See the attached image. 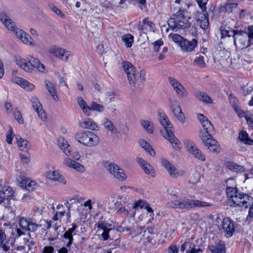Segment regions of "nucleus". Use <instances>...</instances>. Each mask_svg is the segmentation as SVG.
I'll use <instances>...</instances> for the list:
<instances>
[{"label":"nucleus","mask_w":253,"mask_h":253,"mask_svg":"<svg viewBox=\"0 0 253 253\" xmlns=\"http://www.w3.org/2000/svg\"><path fill=\"white\" fill-rule=\"evenodd\" d=\"M168 81L177 96L181 98L186 97L188 96L187 90L178 80L173 77H169Z\"/></svg>","instance_id":"nucleus-9"},{"label":"nucleus","mask_w":253,"mask_h":253,"mask_svg":"<svg viewBox=\"0 0 253 253\" xmlns=\"http://www.w3.org/2000/svg\"><path fill=\"white\" fill-rule=\"evenodd\" d=\"M169 38H170L174 42L179 44L181 46V43L184 38L177 34L172 33L169 35Z\"/></svg>","instance_id":"nucleus-47"},{"label":"nucleus","mask_w":253,"mask_h":253,"mask_svg":"<svg viewBox=\"0 0 253 253\" xmlns=\"http://www.w3.org/2000/svg\"><path fill=\"white\" fill-rule=\"evenodd\" d=\"M138 230H139V233L141 234L142 231L144 230V232L145 233H146L147 232L149 234H152L154 233V228L152 227H149L147 228L146 230H144V227L143 226H139L138 227Z\"/></svg>","instance_id":"nucleus-58"},{"label":"nucleus","mask_w":253,"mask_h":253,"mask_svg":"<svg viewBox=\"0 0 253 253\" xmlns=\"http://www.w3.org/2000/svg\"><path fill=\"white\" fill-rule=\"evenodd\" d=\"M198 42L196 39L188 40L184 39L181 43V49L185 52H191L194 51L197 46Z\"/></svg>","instance_id":"nucleus-21"},{"label":"nucleus","mask_w":253,"mask_h":253,"mask_svg":"<svg viewBox=\"0 0 253 253\" xmlns=\"http://www.w3.org/2000/svg\"><path fill=\"white\" fill-rule=\"evenodd\" d=\"M58 144L59 147L66 154L69 155L71 152V147L69 144L68 141L63 138H60L58 140Z\"/></svg>","instance_id":"nucleus-31"},{"label":"nucleus","mask_w":253,"mask_h":253,"mask_svg":"<svg viewBox=\"0 0 253 253\" xmlns=\"http://www.w3.org/2000/svg\"><path fill=\"white\" fill-rule=\"evenodd\" d=\"M222 228L226 237H231L235 231L234 222L229 217L224 218L222 222Z\"/></svg>","instance_id":"nucleus-19"},{"label":"nucleus","mask_w":253,"mask_h":253,"mask_svg":"<svg viewBox=\"0 0 253 253\" xmlns=\"http://www.w3.org/2000/svg\"><path fill=\"white\" fill-rule=\"evenodd\" d=\"M168 204L172 208L188 210L191 209V199L184 198L171 201Z\"/></svg>","instance_id":"nucleus-15"},{"label":"nucleus","mask_w":253,"mask_h":253,"mask_svg":"<svg viewBox=\"0 0 253 253\" xmlns=\"http://www.w3.org/2000/svg\"><path fill=\"white\" fill-rule=\"evenodd\" d=\"M245 118L248 125L251 127H253V115L251 114H247L245 116Z\"/></svg>","instance_id":"nucleus-59"},{"label":"nucleus","mask_w":253,"mask_h":253,"mask_svg":"<svg viewBox=\"0 0 253 253\" xmlns=\"http://www.w3.org/2000/svg\"><path fill=\"white\" fill-rule=\"evenodd\" d=\"M46 177L55 181H58L62 184H65L66 181L63 176L57 171H49L46 174Z\"/></svg>","instance_id":"nucleus-28"},{"label":"nucleus","mask_w":253,"mask_h":253,"mask_svg":"<svg viewBox=\"0 0 253 253\" xmlns=\"http://www.w3.org/2000/svg\"><path fill=\"white\" fill-rule=\"evenodd\" d=\"M21 68L26 72H31L32 71V65H31V62L30 61L29 62L25 61V63H24V65L21 67Z\"/></svg>","instance_id":"nucleus-57"},{"label":"nucleus","mask_w":253,"mask_h":253,"mask_svg":"<svg viewBox=\"0 0 253 253\" xmlns=\"http://www.w3.org/2000/svg\"><path fill=\"white\" fill-rule=\"evenodd\" d=\"M122 40L127 47H130L133 42V36L130 34H127L122 36Z\"/></svg>","instance_id":"nucleus-44"},{"label":"nucleus","mask_w":253,"mask_h":253,"mask_svg":"<svg viewBox=\"0 0 253 253\" xmlns=\"http://www.w3.org/2000/svg\"><path fill=\"white\" fill-rule=\"evenodd\" d=\"M178 248L175 245H171L168 249L167 253H178Z\"/></svg>","instance_id":"nucleus-64"},{"label":"nucleus","mask_w":253,"mask_h":253,"mask_svg":"<svg viewBox=\"0 0 253 253\" xmlns=\"http://www.w3.org/2000/svg\"><path fill=\"white\" fill-rule=\"evenodd\" d=\"M227 197L233 202L232 206L243 207L247 209L253 202V198L249 195L238 191L233 187H228L226 189Z\"/></svg>","instance_id":"nucleus-2"},{"label":"nucleus","mask_w":253,"mask_h":253,"mask_svg":"<svg viewBox=\"0 0 253 253\" xmlns=\"http://www.w3.org/2000/svg\"><path fill=\"white\" fill-rule=\"evenodd\" d=\"M31 238V235L30 233H28L27 235V237L23 238V242L25 245H27L29 247V249H30L31 247H32L35 244L34 242L32 240L30 241V238Z\"/></svg>","instance_id":"nucleus-53"},{"label":"nucleus","mask_w":253,"mask_h":253,"mask_svg":"<svg viewBox=\"0 0 253 253\" xmlns=\"http://www.w3.org/2000/svg\"><path fill=\"white\" fill-rule=\"evenodd\" d=\"M155 28V24L152 21H150L148 17L144 18L142 22H139L134 25V28L144 31L145 33L148 32H154Z\"/></svg>","instance_id":"nucleus-16"},{"label":"nucleus","mask_w":253,"mask_h":253,"mask_svg":"<svg viewBox=\"0 0 253 253\" xmlns=\"http://www.w3.org/2000/svg\"><path fill=\"white\" fill-rule=\"evenodd\" d=\"M140 125L148 133H152L153 132V124L152 122L146 120H141Z\"/></svg>","instance_id":"nucleus-43"},{"label":"nucleus","mask_w":253,"mask_h":253,"mask_svg":"<svg viewBox=\"0 0 253 253\" xmlns=\"http://www.w3.org/2000/svg\"><path fill=\"white\" fill-rule=\"evenodd\" d=\"M193 64L195 66L200 68L205 67L206 65L204 56L199 53L196 54Z\"/></svg>","instance_id":"nucleus-39"},{"label":"nucleus","mask_w":253,"mask_h":253,"mask_svg":"<svg viewBox=\"0 0 253 253\" xmlns=\"http://www.w3.org/2000/svg\"><path fill=\"white\" fill-rule=\"evenodd\" d=\"M122 64L123 68L127 75L129 84L131 86H134L137 75L135 67L131 63L127 61L123 62Z\"/></svg>","instance_id":"nucleus-7"},{"label":"nucleus","mask_w":253,"mask_h":253,"mask_svg":"<svg viewBox=\"0 0 253 253\" xmlns=\"http://www.w3.org/2000/svg\"><path fill=\"white\" fill-rule=\"evenodd\" d=\"M31 100L34 110L36 111L39 117L42 121H44L46 118V114L38 99L36 97H32Z\"/></svg>","instance_id":"nucleus-22"},{"label":"nucleus","mask_w":253,"mask_h":253,"mask_svg":"<svg viewBox=\"0 0 253 253\" xmlns=\"http://www.w3.org/2000/svg\"><path fill=\"white\" fill-rule=\"evenodd\" d=\"M13 116L19 124H23L24 123V119L22 117V114L17 109H15L13 112Z\"/></svg>","instance_id":"nucleus-51"},{"label":"nucleus","mask_w":253,"mask_h":253,"mask_svg":"<svg viewBox=\"0 0 253 253\" xmlns=\"http://www.w3.org/2000/svg\"><path fill=\"white\" fill-rule=\"evenodd\" d=\"M243 92L245 95H247L251 94L253 91V87L252 86L247 84L243 88Z\"/></svg>","instance_id":"nucleus-60"},{"label":"nucleus","mask_w":253,"mask_h":253,"mask_svg":"<svg viewBox=\"0 0 253 253\" xmlns=\"http://www.w3.org/2000/svg\"><path fill=\"white\" fill-rule=\"evenodd\" d=\"M107 169L109 172L114 176L121 168L115 164L111 163L108 165Z\"/></svg>","instance_id":"nucleus-49"},{"label":"nucleus","mask_w":253,"mask_h":253,"mask_svg":"<svg viewBox=\"0 0 253 253\" xmlns=\"http://www.w3.org/2000/svg\"><path fill=\"white\" fill-rule=\"evenodd\" d=\"M71 168H73L81 172H83L85 171V168L82 165L75 161L74 162Z\"/></svg>","instance_id":"nucleus-54"},{"label":"nucleus","mask_w":253,"mask_h":253,"mask_svg":"<svg viewBox=\"0 0 253 253\" xmlns=\"http://www.w3.org/2000/svg\"><path fill=\"white\" fill-rule=\"evenodd\" d=\"M49 7L51 10H52L54 12H55L57 15L59 16L60 17L63 18L64 17V14L62 13V12L54 5L52 4H50L49 5Z\"/></svg>","instance_id":"nucleus-55"},{"label":"nucleus","mask_w":253,"mask_h":253,"mask_svg":"<svg viewBox=\"0 0 253 253\" xmlns=\"http://www.w3.org/2000/svg\"><path fill=\"white\" fill-rule=\"evenodd\" d=\"M16 139L17 144L21 150H26L28 149L29 143L27 140L24 139L20 136H16Z\"/></svg>","instance_id":"nucleus-42"},{"label":"nucleus","mask_w":253,"mask_h":253,"mask_svg":"<svg viewBox=\"0 0 253 253\" xmlns=\"http://www.w3.org/2000/svg\"><path fill=\"white\" fill-rule=\"evenodd\" d=\"M12 81L28 91H32L35 88V85L33 84L21 77H14L12 79Z\"/></svg>","instance_id":"nucleus-24"},{"label":"nucleus","mask_w":253,"mask_h":253,"mask_svg":"<svg viewBox=\"0 0 253 253\" xmlns=\"http://www.w3.org/2000/svg\"><path fill=\"white\" fill-rule=\"evenodd\" d=\"M226 166L231 170L237 171L242 170V166L232 162H228L226 163Z\"/></svg>","instance_id":"nucleus-46"},{"label":"nucleus","mask_w":253,"mask_h":253,"mask_svg":"<svg viewBox=\"0 0 253 253\" xmlns=\"http://www.w3.org/2000/svg\"><path fill=\"white\" fill-rule=\"evenodd\" d=\"M184 13V11H179L173 15V18L169 20L168 25L173 31L190 27L191 25V23L189 22L190 18L185 16Z\"/></svg>","instance_id":"nucleus-4"},{"label":"nucleus","mask_w":253,"mask_h":253,"mask_svg":"<svg viewBox=\"0 0 253 253\" xmlns=\"http://www.w3.org/2000/svg\"><path fill=\"white\" fill-rule=\"evenodd\" d=\"M195 246L193 244L185 242L180 247V251L182 252L185 251V253H199L202 252L200 248H195Z\"/></svg>","instance_id":"nucleus-25"},{"label":"nucleus","mask_w":253,"mask_h":253,"mask_svg":"<svg viewBox=\"0 0 253 253\" xmlns=\"http://www.w3.org/2000/svg\"><path fill=\"white\" fill-rule=\"evenodd\" d=\"M197 118L200 121L203 128L205 130V132H202L201 134L205 135L207 137H211L214 132V127L211 123L202 114H198Z\"/></svg>","instance_id":"nucleus-13"},{"label":"nucleus","mask_w":253,"mask_h":253,"mask_svg":"<svg viewBox=\"0 0 253 253\" xmlns=\"http://www.w3.org/2000/svg\"><path fill=\"white\" fill-rule=\"evenodd\" d=\"M12 128L10 126L9 127V129L8 131L7 132L6 134V142L8 144H11L12 141Z\"/></svg>","instance_id":"nucleus-62"},{"label":"nucleus","mask_w":253,"mask_h":253,"mask_svg":"<svg viewBox=\"0 0 253 253\" xmlns=\"http://www.w3.org/2000/svg\"><path fill=\"white\" fill-rule=\"evenodd\" d=\"M18 223L23 230L31 232L36 231L39 226L34 219L30 218L21 217Z\"/></svg>","instance_id":"nucleus-12"},{"label":"nucleus","mask_w":253,"mask_h":253,"mask_svg":"<svg viewBox=\"0 0 253 253\" xmlns=\"http://www.w3.org/2000/svg\"><path fill=\"white\" fill-rule=\"evenodd\" d=\"M116 173L113 176L115 178L120 181H124L126 179V175L122 169H119Z\"/></svg>","instance_id":"nucleus-50"},{"label":"nucleus","mask_w":253,"mask_h":253,"mask_svg":"<svg viewBox=\"0 0 253 253\" xmlns=\"http://www.w3.org/2000/svg\"><path fill=\"white\" fill-rule=\"evenodd\" d=\"M79 201V198L78 196H74L72 198L69 199L65 203V205L70 210L71 207V205L73 204H76Z\"/></svg>","instance_id":"nucleus-52"},{"label":"nucleus","mask_w":253,"mask_h":253,"mask_svg":"<svg viewBox=\"0 0 253 253\" xmlns=\"http://www.w3.org/2000/svg\"><path fill=\"white\" fill-rule=\"evenodd\" d=\"M75 138L79 143L88 147L97 146L99 143V137L88 130L76 133Z\"/></svg>","instance_id":"nucleus-5"},{"label":"nucleus","mask_w":253,"mask_h":253,"mask_svg":"<svg viewBox=\"0 0 253 253\" xmlns=\"http://www.w3.org/2000/svg\"><path fill=\"white\" fill-rule=\"evenodd\" d=\"M197 1L199 6L203 11V13L199 11L197 12L195 14V19L197 24L201 29L203 30L207 29L209 26V21L208 14L206 11L207 7L206 5L207 2L205 1Z\"/></svg>","instance_id":"nucleus-6"},{"label":"nucleus","mask_w":253,"mask_h":253,"mask_svg":"<svg viewBox=\"0 0 253 253\" xmlns=\"http://www.w3.org/2000/svg\"><path fill=\"white\" fill-rule=\"evenodd\" d=\"M237 5L238 4L234 2H225L223 5L220 6V10L222 12L231 13Z\"/></svg>","instance_id":"nucleus-37"},{"label":"nucleus","mask_w":253,"mask_h":253,"mask_svg":"<svg viewBox=\"0 0 253 253\" xmlns=\"http://www.w3.org/2000/svg\"><path fill=\"white\" fill-rule=\"evenodd\" d=\"M77 102L82 109L83 112L87 116H89V107L85 101L81 97L77 98Z\"/></svg>","instance_id":"nucleus-38"},{"label":"nucleus","mask_w":253,"mask_h":253,"mask_svg":"<svg viewBox=\"0 0 253 253\" xmlns=\"http://www.w3.org/2000/svg\"><path fill=\"white\" fill-rule=\"evenodd\" d=\"M239 139L246 144H253V140L249 137L248 134L245 131H242L239 133Z\"/></svg>","instance_id":"nucleus-41"},{"label":"nucleus","mask_w":253,"mask_h":253,"mask_svg":"<svg viewBox=\"0 0 253 253\" xmlns=\"http://www.w3.org/2000/svg\"><path fill=\"white\" fill-rule=\"evenodd\" d=\"M159 120L164 129L161 131L162 135L172 145L173 147L176 149L180 144L179 141L175 137L172 130V125L170 123L168 116L164 112L159 114Z\"/></svg>","instance_id":"nucleus-3"},{"label":"nucleus","mask_w":253,"mask_h":253,"mask_svg":"<svg viewBox=\"0 0 253 253\" xmlns=\"http://www.w3.org/2000/svg\"><path fill=\"white\" fill-rule=\"evenodd\" d=\"M102 125L104 126V128L112 133H116L117 132V128L115 126L112 121L108 118H103Z\"/></svg>","instance_id":"nucleus-34"},{"label":"nucleus","mask_w":253,"mask_h":253,"mask_svg":"<svg viewBox=\"0 0 253 253\" xmlns=\"http://www.w3.org/2000/svg\"><path fill=\"white\" fill-rule=\"evenodd\" d=\"M209 249L211 253H225V247L224 244L221 241L215 245H211L209 246Z\"/></svg>","instance_id":"nucleus-33"},{"label":"nucleus","mask_w":253,"mask_h":253,"mask_svg":"<svg viewBox=\"0 0 253 253\" xmlns=\"http://www.w3.org/2000/svg\"><path fill=\"white\" fill-rule=\"evenodd\" d=\"M14 196V192L11 187L9 186H4L2 187L0 190V204L3 203L4 207H8L6 205V202L8 203L10 200L9 199L12 198Z\"/></svg>","instance_id":"nucleus-18"},{"label":"nucleus","mask_w":253,"mask_h":253,"mask_svg":"<svg viewBox=\"0 0 253 253\" xmlns=\"http://www.w3.org/2000/svg\"><path fill=\"white\" fill-rule=\"evenodd\" d=\"M161 163L162 166L167 169L171 177L176 178L184 174V171H178L175 166L170 163L167 159L162 158L161 159Z\"/></svg>","instance_id":"nucleus-11"},{"label":"nucleus","mask_w":253,"mask_h":253,"mask_svg":"<svg viewBox=\"0 0 253 253\" xmlns=\"http://www.w3.org/2000/svg\"><path fill=\"white\" fill-rule=\"evenodd\" d=\"M195 95L199 101L204 103L211 104L212 103V100L206 92L199 91L196 92Z\"/></svg>","instance_id":"nucleus-32"},{"label":"nucleus","mask_w":253,"mask_h":253,"mask_svg":"<svg viewBox=\"0 0 253 253\" xmlns=\"http://www.w3.org/2000/svg\"><path fill=\"white\" fill-rule=\"evenodd\" d=\"M105 108L102 104H98L95 102L92 101L89 107V111H95L98 112L104 111Z\"/></svg>","instance_id":"nucleus-45"},{"label":"nucleus","mask_w":253,"mask_h":253,"mask_svg":"<svg viewBox=\"0 0 253 253\" xmlns=\"http://www.w3.org/2000/svg\"><path fill=\"white\" fill-rule=\"evenodd\" d=\"M21 186L28 191H32L35 190L37 187V184L35 181L30 180L29 178L23 177L20 182Z\"/></svg>","instance_id":"nucleus-26"},{"label":"nucleus","mask_w":253,"mask_h":253,"mask_svg":"<svg viewBox=\"0 0 253 253\" xmlns=\"http://www.w3.org/2000/svg\"><path fill=\"white\" fill-rule=\"evenodd\" d=\"M79 126L84 129L97 130L98 129V126L91 119L86 118L80 122Z\"/></svg>","instance_id":"nucleus-29"},{"label":"nucleus","mask_w":253,"mask_h":253,"mask_svg":"<svg viewBox=\"0 0 253 253\" xmlns=\"http://www.w3.org/2000/svg\"><path fill=\"white\" fill-rule=\"evenodd\" d=\"M50 53L54 56L61 60L67 62L70 56L72 55L71 51L60 47H53L50 50Z\"/></svg>","instance_id":"nucleus-17"},{"label":"nucleus","mask_w":253,"mask_h":253,"mask_svg":"<svg viewBox=\"0 0 253 253\" xmlns=\"http://www.w3.org/2000/svg\"><path fill=\"white\" fill-rule=\"evenodd\" d=\"M140 146L148 153L151 156L154 157L156 155L155 150L152 148L150 144L144 139H140L139 141Z\"/></svg>","instance_id":"nucleus-36"},{"label":"nucleus","mask_w":253,"mask_h":253,"mask_svg":"<svg viewBox=\"0 0 253 253\" xmlns=\"http://www.w3.org/2000/svg\"><path fill=\"white\" fill-rule=\"evenodd\" d=\"M212 204L204 201L195 199H191V209L196 208H203L211 206Z\"/></svg>","instance_id":"nucleus-40"},{"label":"nucleus","mask_w":253,"mask_h":253,"mask_svg":"<svg viewBox=\"0 0 253 253\" xmlns=\"http://www.w3.org/2000/svg\"><path fill=\"white\" fill-rule=\"evenodd\" d=\"M186 148L188 152L195 158L201 161H205L206 157L203 153L193 143L187 144Z\"/></svg>","instance_id":"nucleus-20"},{"label":"nucleus","mask_w":253,"mask_h":253,"mask_svg":"<svg viewBox=\"0 0 253 253\" xmlns=\"http://www.w3.org/2000/svg\"><path fill=\"white\" fill-rule=\"evenodd\" d=\"M200 137L210 151L216 153L220 152V145L216 140L213 139L212 135L207 137L206 134H201Z\"/></svg>","instance_id":"nucleus-10"},{"label":"nucleus","mask_w":253,"mask_h":253,"mask_svg":"<svg viewBox=\"0 0 253 253\" xmlns=\"http://www.w3.org/2000/svg\"><path fill=\"white\" fill-rule=\"evenodd\" d=\"M29 60L31 62L32 65V70L33 68H37L39 71L41 72H44L45 71V66L40 62V61L37 58L34 57H30Z\"/></svg>","instance_id":"nucleus-35"},{"label":"nucleus","mask_w":253,"mask_h":253,"mask_svg":"<svg viewBox=\"0 0 253 253\" xmlns=\"http://www.w3.org/2000/svg\"><path fill=\"white\" fill-rule=\"evenodd\" d=\"M137 162L146 174L155 176V171L152 166L141 158H137Z\"/></svg>","instance_id":"nucleus-23"},{"label":"nucleus","mask_w":253,"mask_h":253,"mask_svg":"<svg viewBox=\"0 0 253 253\" xmlns=\"http://www.w3.org/2000/svg\"><path fill=\"white\" fill-rule=\"evenodd\" d=\"M248 33H247V35H248V37L249 38V42H250V41L253 40V26L251 25L249 26L248 28Z\"/></svg>","instance_id":"nucleus-63"},{"label":"nucleus","mask_w":253,"mask_h":253,"mask_svg":"<svg viewBox=\"0 0 253 253\" xmlns=\"http://www.w3.org/2000/svg\"><path fill=\"white\" fill-rule=\"evenodd\" d=\"M250 208L249 210L248 215L247 216L246 220L249 221V223L251 222L250 218H253V202L249 206Z\"/></svg>","instance_id":"nucleus-61"},{"label":"nucleus","mask_w":253,"mask_h":253,"mask_svg":"<svg viewBox=\"0 0 253 253\" xmlns=\"http://www.w3.org/2000/svg\"><path fill=\"white\" fill-rule=\"evenodd\" d=\"M0 21L24 44L31 46H35L33 39L22 30L18 28L14 22L4 12H0Z\"/></svg>","instance_id":"nucleus-1"},{"label":"nucleus","mask_w":253,"mask_h":253,"mask_svg":"<svg viewBox=\"0 0 253 253\" xmlns=\"http://www.w3.org/2000/svg\"><path fill=\"white\" fill-rule=\"evenodd\" d=\"M169 104L170 110L174 117L182 124L185 121V117L181 109L180 104L175 99H170L169 100Z\"/></svg>","instance_id":"nucleus-8"},{"label":"nucleus","mask_w":253,"mask_h":253,"mask_svg":"<svg viewBox=\"0 0 253 253\" xmlns=\"http://www.w3.org/2000/svg\"><path fill=\"white\" fill-rule=\"evenodd\" d=\"M78 226L75 223L72 224V227L66 231L63 235V237L65 239L68 240L66 246L67 248L71 247L73 241V232L77 229Z\"/></svg>","instance_id":"nucleus-27"},{"label":"nucleus","mask_w":253,"mask_h":253,"mask_svg":"<svg viewBox=\"0 0 253 253\" xmlns=\"http://www.w3.org/2000/svg\"><path fill=\"white\" fill-rule=\"evenodd\" d=\"M97 228L103 231L101 235L104 241L110 238L109 232L112 230V224L108 222L102 216L99 218L96 224Z\"/></svg>","instance_id":"nucleus-14"},{"label":"nucleus","mask_w":253,"mask_h":253,"mask_svg":"<svg viewBox=\"0 0 253 253\" xmlns=\"http://www.w3.org/2000/svg\"><path fill=\"white\" fill-rule=\"evenodd\" d=\"M164 43L162 40H159L155 41L153 43L154 47L153 50L155 52H158L159 51V49L161 46L163 45Z\"/></svg>","instance_id":"nucleus-56"},{"label":"nucleus","mask_w":253,"mask_h":253,"mask_svg":"<svg viewBox=\"0 0 253 253\" xmlns=\"http://www.w3.org/2000/svg\"><path fill=\"white\" fill-rule=\"evenodd\" d=\"M44 84L46 88L48 90L50 95L52 96L53 99L55 101H58L59 98L56 93V88L55 85L48 80H45L44 81Z\"/></svg>","instance_id":"nucleus-30"},{"label":"nucleus","mask_w":253,"mask_h":253,"mask_svg":"<svg viewBox=\"0 0 253 253\" xmlns=\"http://www.w3.org/2000/svg\"><path fill=\"white\" fill-rule=\"evenodd\" d=\"M200 174L199 172L195 171L190 176L189 182L192 184L197 183L200 179Z\"/></svg>","instance_id":"nucleus-48"}]
</instances>
